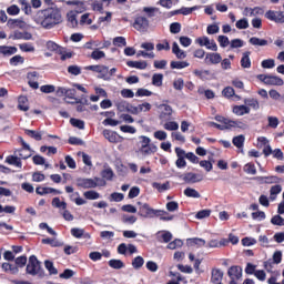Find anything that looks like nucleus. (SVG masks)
I'll return each mask as SVG.
<instances>
[{
  "label": "nucleus",
  "mask_w": 284,
  "mask_h": 284,
  "mask_svg": "<svg viewBox=\"0 0 284 284\" xmlns=\"http://www.w3.org/2000/svg\"><path fill=\"white\" fill-rule=\"evenodd\" d=\"M36 23L43 27L44 30H52L54 26L63 23L61 10L54 7H49L47 9L39 10L36 14Z\"/></svg>",
  "instance_id": "obj_1"
},
{
  "label": "nucleus",
  "mask_w": 284,
  "mask_h": 284,
  "mask_svg": "<svg viewBox=\"0 0 284 284\" xmlns=\"http://www.w3.org/2000/svg\"><path fill=\"white\" fill-rule=\"evenodd\" d=\"M138 205H139L138 214L142 219H154L155 216H160L161 221H173L174 220L173 215L165 216V214H168L166 211L152 209L150 206V204H148V203L138 202Z\"/></svg>",
  "instance_id": "obj_2"
},
{
  "label": "nucleus",
  "mask_w": 284,
  "mask_h": 284,
  "mask_svg": "<svg viewBox=\"0 0 284 284\" xmlns=\"http://www.w3.org/2000/svg\"><path fill=\"white\" fill-rule=\"evenodd\" d=\"M159 148L156 144L152 143V140L146 135H140L138 142V152L142 156H152V154H156Z\"/></svg>",
  "instance_id": "obj_3"
},
{
  "label": "nucleus",
  "mask_w": 284,
  "mask_h": 284,
  "mask_svg": "<svg viewBox=\"0 0 284 284\" xmlns=\"http://www.w3.org/2000/svg\"><path fill=\"white\" fill-rule=\"evenodd\" d=\"M26 271L27 274H30L31 276H40V278H43V276H45L43 268H41V262H39L37 255H31L29 257V263L27 264Z\"/></svg>",
  "instance_id": "obj_4"
},
{
  "label": "nucleus",
  "mask_w": 284,
  "mask_h": 284,
  "mask_svg": "<svg viewBox=\"0 0 284 284\" xmlns=\"http://www.w3.org/2000/svg\"><path fill=\"white\" fill-rule=\"evenodd\" d=\"M77 187H80V190H94V187H99V183L94 179L79 178L77 179Z\"/></svg>",
  "instance_id": "obj_5"
},
{
  "label": "nucleus",
  "mask_w": 284,
  "mask_h": 284,
  "mask_svg": "<svg viewBox=\"0 0 284 284\" xmlns=\"http://www.w3.org/2000/svg\"><path fill=\"white\" fill-rule=\"evenodd\" d=\"M258 81L265 83V85H283V79L276 75L258 74Z\"/></svg>",
  "instance_id": "obj_6"
},
{
  "label": "nucleus",
  "mask_w": 284,
  "mask_h": 284,
  "mask_svg": "<svg viewBox=\"0 0 284 284\" xmlns=\"http://www.w3.org/2000/svg\"><path fill=\"white\" fill-rule=\"evenodd\" d=\"M133 28L134 30H138V32H148V29L150 28V20L145 17L139 16L134 19Z\"/></svg>",
  "instance_id": "obj_7"
},
{
  "label": "nucleus",
  "mask_w": 284,
  "mask_h": 284,
  "mask_svg": "<svg viewBox=\"0 0 284 284\" xmlns=\"http://www.w3.org/2000/svg\"><path fill=\"white\" fill-rule=\"evenodd\" d=\"M151 110L152 104H150L149 102H144L142 104H139L138 106H134L131 103H129L126 112H130V114H140V112H150Z\"/></svg>",
  "instance_id": "obj_8"
},
{
  "label": "nucleus",
  "mask_w": 284,
  "mask_h": 284,
  "mask_svg": "<svg viewBox=\"0 0 284 284\" xmlns=\"http://www.w3.org/2000/svg\"><path fill=\"white\" fill-rule=\"evenodd\" d=\"M264 17L274 23H284V11L268 10L265 12Z\"/></svg>",
  "instance_id": "obj_9"
},
{
  "label": "nucleus",
  "mask_w": 284,
  "mask_h": 284,
  "mask_svg": "<svg viewBox=\"0 0 284 284\" xmlns=\"http://www.w3.org/2000/svg\"><path fill=\"white\" fill-rule=\"evenodd\" d=\"M181 179L187 184L201 183V181H203V174L186 172L182 174Z\"/></svg>",
  "instance_id": "obj_10"
},
{
  "label": "nucleus",
  "mask_w": 284,
  "mask_h": 284,
  "mask_svg": "<svg viewBox=\"0 0 284 284\" xmlns=\"http://www.w3.org/2000/svg\"><path fill=\"white\" fill-rule=\"evenodd\" d=\"M227 276L231 281H240L243 276V268L239 265H233L229 268Z\"/></svg>",
  "instance_id": "obj_11"
},
{
  "label": "nucleus",
  "mask_w": 284,
  "mask_h": 284,
  "mask_svg": "<svg viewBox=\"0 0 284 284\" xmlns=\"http://www.w3.org/2000/svg\"><path fill=\"white\" fill-rule=\"evenodd\" d=\"M204 61L211 65H219V63L223 61V57H221V53L209 52L206 53Z\"/></svg>",
  "instance_id": "obj_12"
},
{
  "label": "nucleus",
  "mask_w": 284,
  "mask_h": 284,
  "mask_svg": "<svg viewBox=\"0 0 284 284\" xmlns=\"http://www.w3.org/2000/svg\"><path fill=\"white\" fill-rule=\"evenodd\" d=\"M232 112L235 114V116H245V114H250L251 109L247 106V104L233 105Z\"/></svg>",
  "instance_id": "obj_13"
},
{
  "label": "nucleus",
  "mask_w": 284,
  "mask_h": 284,
  "mask_svg": "<svg viewBox=\"0 0 284 284\" xmlns=\"http://www.w3.org/2000/svg\"><path fill=\"white\" fill-rule=\"evenodd\" d=\"M67 6H75V14H82V12H85V10H88V7H85V2L81 0H70L67 2Z\"/></svg>",
  "instance_id": "obj_14"
},
{
  "label": "nucleus",
  "mask_w": 284,
  "mask_h": 284,
  "mask_svg": "<svg viewBox=\"0 0 284 284\" xmlns=\"http://www.w3.org/2000/svg\"><path fill=\"white\" fill-rule=\"evenodd\" d=\"M36 193L39 194V196H45V194H62L60 190L48 186H38Z\"/></svg>",
  "instance_id": "obj_15"
},
{
  "label": "nucleus",
  "mask_w": 284,
  "mask_h": 284,
  "mask_svg": "<svg viewBox=\"0 0 284 284\" xmlns=\"http://www.w3.org/2000/svg\"><path fill=\"white\" fill-rule=\"evenodd\" d=\"M103 136L108 140L109 143H119V139H121L119 133L108 129L103 131Z\"/></svg>",
  "instance_id": "obj_16"
},
{
  "label": "nucleus",
  "mask_w": 284,
  "mask_h": 284,
  "mask_svg": "<svg viewBox=\"0 0 284 284\" xmlns=\"http://www.w3.org/2000/svg\"><path fill=\"white\" fill-rule=\"evenodd\" d=\"M20 143L22 145V149L19 150V156L20 160L23 159L26 161V159H30L32 156V154L28 153H23V152H30V144H27L26 141L23 140V138H20Z\"/></svg>",
  "instance_id": "obj_17"
},
{
  "label": "nucleus",
  "mask_w": 284,
  "mask_h": 284,
  "mask_svg": "<svg viewBox=\"0 0 284 284\" xmlns=\"http://www.w3.org/2000/svg\"><path fill=\"white\" fill-rule=\"evenodd\" d=\"M223 281V271L221 268H212L211 271V283L220 284Z\"/></svg>",
  "instance_id": "obj_18"
},
{
  "label": "nucleus",
  "mask_w": 284,
  "mask_h": 284,
  "mask_svg": "<svg viewBox=\"0 0 284 284\" xmlns=\"http://www.w3.org/2000/svg\"><path fill=\"white\" fill-rule=\"evenodd\" d=\"M215 121H217L219 123H222V126L224 128V130H232L234 125V120H230L223 115L215 116Z\"/></svg>",
  "instance_id": "obj_19"
},
{
  "label": "nucleus",
  "mask_w": 284,
  "mask_h": 284,
  "mask_svg": "<svg viewBox=\"0 0 284 284\" xmlns=\"http://www.w3.org/2000/svg\"><path fill=\"white\" fill-rule=\"evenodd\" d=\"M186 244L190 247H205L206 242L201 237H191L186 240Z\"/></svg>",
  "instance_id": "obj_20"
},
{
  "label": "nucleus",
  "mask_w": 284,
  "mask_h": 284,
  "mask_svg": "<svg viewBox=\"0 0 284 284\" xmlns=\"http://www.w3.org/2000/svg\"><path fill=\"white\" fill-rule=\"evenodd\" d=\"M18 51L17 47L0 45V54H2V57H12V54H17Z\"/></svg>",
  "instance_id": "obj_21"
},
{
  "label": "nucleus",
  "mask_w": 284,
  "mask_h": 284,
  "mask_svg": "<svg viewBox=\"0 0 284 284\" xmlns=\"http://www.w3.org/2000/svg\"><path fill=\"white\" fill-rule=\"evenodd\" d=\"M71 235L74 236V239H90V233H85V230L78 227L71 229Z\"/></svg>",
  "instance_id": "obj_22"
},
{
  "label": "nucleus",
  "mask_w": 284,
  "mask_h": 284,
  "mask_svg": "<svg viewBox=\"0 0 284 284\" xmlns=\"http://www.w3.org/2000/svg\"><path fill=\"white\" fill-rule=\"evenodd\" d=\"M18 110H21V112H28V110H30V105H28V97L20 95L18 98Z\"/></svg>",
  "instance_id": "obj_23"
},
{
  "label": "nucleus",
  "mask_w": 284,
  "mask_h": 284,
  "mask_svg": "<svg viewBox=\"0 0 284 284\" xmlns=\"http://www.w3.org/2000/svg\"><path fill=\"white\" fill-rule=\"evenodd\" d=\"M254 181H264V183L272 184V183H281V178L276 175L271 176H256Z\"/></svg>",
  "instance_id": "obj_24"
},
{
  "label": "nucleus",
  "mask_w": 284,
  "mask_h": 284,
  "mask_svg": "<svg viewBox=\"0 0 284 284\" xmlns=\"http://www.w3.org/2000/svg\"><path fill=\"white\" fill-rule=\"evenodd\" d=\"M250 54H252V52L250 51H245L242 55V59L240 61L241 67L244 69H250L252 68V60L250 59Z\"/></svg>",
  "instance_id": "obj_25"
},
{
  "label": "nucleus",
  "mask_w": 284,
  "mask_h": 284,
  "mask_svg": "<svg viewBox=\"0 0 284 284\" xmlns=\"http://www.w3.org/2000/svg\"><path fill=\"white\" fill-rule=\"evenodd\" d=\"M6 163L9 165H14L16 168H23V163L21 162V158L14 156V155H8L6 158Z\"/></svg>",
  "instance_id": "obj_26"
},
{
  "label": "nucleus",
  "mask_w": 284,
  "mask_h": 284,
  "mask_svg": "<svg viewBox=\"0 0 284 284\" xmlns=\"http://www.w3.org/2000/svg\"><path fill=\"white\" fill-rule=\"evenodd\" d=\"M172 52L175 54L176 59H186L187 58V53H185V51H183L179 47V43H176V42H173Z\"/></svg>",
  "instance_id": "obj_27"
},
{
  "label": "nucleus",
  "mask_w": 284,
  "mask_h": 284,
  "mask_svg": "<svg viewBox=\"0 0 284 284\" xmlns=\"http://www.w3.org/2000/svg\"><path fill=\"white\" fill-rule=\"evenodd\" d=\"M126 65L129 68H135L136 70H145L148 68L146 61H128Z\"/></svg>",
  "instance_id": "obj_28"
},
{
  "label": "nucleus",
  "mask_w": 284,
  "mask_h": 284,
  "mask_svg": "<svg viewBox=\"0 0 284 284\" xmlns=\"http://www.w3.org/2000/svg\"><path fill=\"white\" fill-rule=\"evenodd\" d=\"M244 103L247 108H252L253 110H260L261 109V104L258 103L257 99L246 98V99H244Z\"/></svg>",
  "instance_id": "obj_29"
},
{
  "label": "nucleus",
  "mask_w": 284,
  "mask_h": 284,
  "mask_svg": "<svg viewBox=\"0 0 284 284\" xmlns=\"http://www.w3.org/2000/svg\"><path fill=\"white\" fill-rule=\"evenodd\" d=\"M133 270H141V267H143V265H145V260L143 258V256L138 255L132 260L131 263Z\"/></svg>",
  "instance_id": "obj_30"
},
{
  "label": "nucleus",
  "mask_w": 284,
  "mask_h": 284,
  "mask_svg": "<svg viewBox=\"0 0 284 284\" xmlns=\"http://www.w3.org/2000/svg\"><path fill=\"white\" fill-rule=\"evenodd\" d=\"M109 267L112 270H123V267H125V263L121 260L112 258L109 261Z\"/></svg>",
  "instance_id": "obj_31"
},
{
  "label": "nucleus",
  "mask_w": 284,
  "mask_h": 284,
  "mask_svg": "<svg viewBox=\"0 0 284 284\" xmlns=\"http://www.w3.org/2000/svg\"><path fill=\"white\" fill-rule=\"evenodd\" d=\"M24 134H27V136H30V139H34V141H41L43 139L41 132L30 129H26Z\"/></svg>",
  "instance_id": "obj_32"
},
{
  "label": "nucleus",
  "mask_w": 284,
  "mask_h": 284,
  "mask_svg": "<svg viewBox=\"0 0 284 284\" xmlns=\"http://www.w3.org/2000/svg\"><path fill=\"white\" fill-rule=\"evenodd\" d=\"M172 70H183L184 68H190V62L187 61H172L171 62Z\"/></svg>",
  "instance_id": "obj_33"
},
{
  "label": "nucleus",
  "mask_w": 284,
  "mask_h": 284,
  "mask_svg": "<svg viewBox=\"0 0 284 284\" xmlns=\"http://www.w3.org/2000/svg\"><path fill=\"white\" fill-rule=\"evenodd\" d=\"M184 196H187V199H201V193L192 187H186L184 190Z\"/></svg>",
  "instance_id": "obj_34"
},
{
  "label": "nucleus",
  "mask_w": 284,
  "mask_h": 284,
  "mask_svg": "<svg viewBox=\"0 0 284 284\" xmlns=\"http://www.w3.org/2000/svg\"><path fill=\"white\" fill-rule=\"evenodd\" d=\"M41 243L43 245H50L51 247H62L63 245V243L50 237L42 239Z\"/></svg>",
  "instance_id": "obj_35"
},
{
  "label": "nucleus",
  "mask_w": 284,
  "mask_h": 284,
  "mask_svg": "<svg viewBox=\"0 0 284 284\" xmlns=\"http://www.w3.org/2000/svg\"><path fill=\"white\" fill-rule=\"evenodd\" d=\"M10 65L17 67V65H23V63H26V58H23L22 55H13L10 60H9Z\"/></svg>",
  "instance_id": "obj_36"
},
{
  "label": "nucleus",
  "mask_w": 284,
  "mask_h": 284,
  "mask_svg": "<svg viewBox=\"0 0 284 284\" xmlns=\"http://www.w3.org/2000/svg\"><path fill=\"white\" fill-rule=\"evenodd\" d=\"M84 199H87L88 201H97V199H101V194H99V192L97 191H85L83 193Z\"/></svg>",
  "instance_id": "obj_37"
},
{
  "label": "nucleus",
  "mask_w": 284,
  "mask_h": 284,
  "mask_svg": "<svg viewBox=\"0 0 284 284\" xmlns=\"http://www.w3.org/2000/svg\"><path fill=\"white\" fill-rule=\"evenodd\" d=\"M44 267H45V270H48L49 274H51V275L59 274V270H57V267H54V263L50 260L44 261Z\"/></svg>",
  "instance_id": "obj_38"
},
{
  "label": "nucleus",
  "mask_w": 284,
  "mask_h": 284,
  "mask_svg": "<svg viewBox=\"0 0 284 284\" xmlns=\"http://www.w3.org/2000/svg\"><path fill=\"white\" fill-rule=\"evenodd\" d=\"M51 205L53 207H58L59 210H68V203L65 202H61V199L59 197H53Z\"/></svg>",
  "instance_id": "obj_39"
},
{
  "label": "nucleus",
  "mask_w": 284,
  "mask_h": 284,
  "mask_svg": "<svg viewBox=\"0 0 284 284\" xmlns=\"http://www.w3.org/2000/svg\"><path fill=\"white\" fill-rule=\"evenodd\" d=\"M152 85H155V88H161V85H163V73L153 74Z\"/></svg>",
  "instance_id": "obj_40"
},
{
  "label": "nucleus",
  "mask_w": 284,
  "mask_h": 284,
  "mask_svg": "<svg viewBox=\"0 0 284 284\" xmlns=\"http://www.w3.org/2000/svg\"><path fill=\"white\" fill-rule=\"evenodd\" d=\"M70 123L73 128H78V130H85V122L83 120L71 118Z\"/></svg>",
  "instance_id": "obj_41"
},
{
  "label": "nucleus",
  "mask_w": 284,
  "mask_h": 284,
  "mask_svg": "<svg viewBox=\"0 0 284 284\" xmlns=\"http://www.w3.org/2000/svg\"><path fill=\"white\" fill-rule=\"evenodd\" d=\"M152 187H154V190H156L159 192H165L166 190H170V182H165L163 184H161L159 182H153Z\"/></svg>",
  "instance_id": "obj_42"
},
{
  "label": "nucleus",
  "mask_w": 284,
  "mask_h": 284,
  "mask_svg": "<svg viewBox=\"0 0 284 284\" xmlns=\"http://www.w3.org/2000/svg\"><path fill=\"white\" fill-rule=\"evenodd\" d=\"M63 47L57 44V42L52 41V40H49L47 42V49L50 51V52H57V54H59V51L62 49Z\"/></svg>",
  "instance_id": "obj_43"
},
{
  "label": "nucleus",
  "mask_w": 284,
  "mask_h": 284,
  "mask_svg": "<svg viewBox=\"0 0 284 284\" xmlns=\"http://www.w3.org/2000/svg\"><path fill=\"white\" fill-rule=\"evenodd\" d=\"M248 43H251V45L264 47V45H267L268 42H267V40H265V39L252 37V38L248 40Z\"/></svg>",
  "instance_id": "obj_44"
},
{
  "label": "nucleus",
  "mask_w": 284,
  "mask_h": 284,
  "mask_svg": "<svg viewBox=\"0 0 284 284\" xmlns=\"http://www.w3.org/2000/svg\"><path fill=\"white\" fill-rule=\"evenodd\" d=\"M102 179H105V181H112L114 179V171H112L111 168L104 169L101 172Z\"/></svg>",
  "instance_id": "obj_45"
},
{
  "label": "nucleus",
  "mask_w": 284,
  "mask_h": 284,
  "mask_svg": "<svg viewBox=\"0 0 284 284\" xmlns=\"http://www.w3.org/2000/svg\"><path fill=\"white\" fill-rule=\"evenodd\" d=\"M235 28H237V30H247V28H250V22L246 18L240 19L236 21Z\"/></svg>",
  "instance_id": "obj_46"
},
{
  "label": "nucleus",
  "mask_w": 284,
  "mask_h": 284,
  "mask_svg": "<svg viewBox=\"0 0 284 284\" xmlns=\"http://www.w3.org/2000/svg\"><path fill=\"white\" fill-rule=\"evenodd\" d=\"M233 145H235V148H243L244 143H245V135H237L234 136L232 140Z\"/></svg>",
  "instance_id": "obj_47"
},
{
  "label": "nucleus",
  "mask_w": 284,
  "mask_h": 284,
  "mask_svg": "<svg viewBox=\"0 0 284 284\" xmlns=\"http://www.w3.org/2000/svg\"><path fill=\"white\" fill-rule=\"evenodd\" d=\"M2 270H4V272H11V274L19 273V267L12 266V264H10L8 262L2 263Z\"/></svg>",
  "instance_id": "obj_48"
},
{
  "label": "nucleus",
  "mask_w": 284,
  "mask_h": 284,
  "mask_svg": "<svg viewBox=\"0 0 284 284\" xmlns=\"http://www.w3.org/2000/svg\"><path fill=\"white\" fill-rule=\"evenodd\" d=\"M116 109L119 110V112H128V108H130V102L125 101V100H121L119 102L115 103Z\"/></svg>",
  "instance_id": "obj_49"
},
{
  "label": "nucleus",
  "mask_w": 284,
  "mask_h": 284,
  "mask_svg": "<svg viewBox=\"0 0 284 284\" xmlns=\"http://www.w3.org/2000/svg\"><path fill=\"white\" fill-rule=\"evenodd\" d=\"M261 65L265 70H272V68H275L276 62L274 61V59H266L262 61Z\"/></svg>",
  "instance_id": "obj_50"
},
{
  "label": "nucleus",
  "mask_w": 284,
  "mask_h": 284,
  "mask_svg": "<svg viewBox=\"0 0 284 284\" xmlns=\"http://www.w3.org/2000/svg\"><path fill=\"white\" fill-rule=\"evenodd\" d=\"M55 90L57 88L53 84H44L40 87V91L43 92V94H52Z\"/></svg>",
  "instance_id": "obj_51"
},
{
  "label": "nucleus",
  "mask_w": 284,
  "mask_h": 284,
  "mask_svg": "<svg viewBox=\"0 0 284 284\" xmlns=\"http://www.w3.org/2000/svg\"><path fill=\"white\" fill-rule=\"evenodd\" d=\"M243 170L246 174H256V165H254L252 162L246 163Z\"/></svg>",
  "instance_id": "obj_52"
},
{
  "label": "nucleus",
  "mask_w": 284,
  "mask_h": 284,
  "mask_svg": "<svg viewBox=\"0 0 284 284\" xmlns=\"http://www.w3.org/2000/svg\"><path fill=\"white\" fill-rule=\"evenodd\" d=\"M155 48L158 52H162V50H165V52H170V42L168 40H163L162 43H158Z\"/></svg>",
  "instance_id": "obj_53"
},
{
  "label": "nucleus",
  "mask_w": 284,
  "mask_h": 284,
  "mask_svg": "<svg viewBox=\"0 0 284 284\" xmlns=\"http://www.w3.org/2000/svg\"><path fill=\"white\" fill-rule=\"evenodd\" d=\"M113 45H116L118 48H123L128 45V41L125 40L124 37H115L113 39Z\"/></svg>",
  "instance_id": "obj_54"
},
{
  "label": "nucleus",
  "mask_w": 284,
  "mask_h": 284,
  "mask_svg": "<svg viewBox=\"0 0 284 284\" xmlns=\"http://www.w3.org/2000/svg\"><path fill=\"white\" fill-rule=\"evenodd\" d=\"M98 74H101V79H104V81H108L110 79L109 68L106 65H100Z\"/></svg>",
  "instance_id": "obj_55"
},
{
  "label": "nucleus",
  "mask_w": 284,
  "mask_h": 284,
  "mask_svg": "<svg viewBox=\"0 0 284 284\" xmlns=\"http://www.w3.org/2000/svg\"><path fill=\"white\" fill-rule=\"evenodd\" d=\"M164 130H168L169 132H174L179 130V123L174 121H170L164 123Z\"/></svg>",
  "instance_id": "obj_56"
},
{
  "label": "nucleus",
  "mask_w": 284,
  "mask_h": 284,
  "mask_svg": "<svg viewBox=\"0 0 284 284\" xmlns=\"http://www.w3.org/2000/svg\"><path fill=\"white\" fill-rule=\"evenodd\" d=\"M222 94L225 97V99H232V97H235L234 88L225 87L222 91Z\"/></svg>",
  "instance_id": "obj_57"
},
{
  "label": "nucleus",
  "mask_w": 284,
  "mask_h": 284,
  "mask_svg": "<svg viewBox=\"0 0 284 284\" xmlns=\"http://www.w3.org/2000/svg\"><path fill=\"white\" fill-rule=\"evenodd\" d=\"M19 12H21V9L19 8V6L17 4H12L7 9V13L10 17H17V14H19Z\"/></svg>",
  "instance_id": "obj_58"
},
{
  "label": "nucleus",
  "mask_w": 284,
  "mask_h": 284,
  "mask_svg": "<svg viewBox=\"0 0 284 284\" xmlns=\"http://www.w3.org/2000/svg\"><path fill=\"white\" fill-rule=\"evenodd\" d=\"M19 49L21 50V52H34V45H32V43H21L19 44Z\"/></svg>",
  "instance_id": "obj_59"
},
{
  "label": "nucleus",
  "mask_w": 284,
  "mask_h": 284,
  "mask_svg": "<svg viewBox=\"0 0 284 284\" xmlns=\"http://www.w3.org/2000/svg\"><path fill=\"white\" fill-rule=\"evenodd\" d=\"M91 59H93L94 61H99V59H105V52L95 49L92 53H91Z\"/></svg>",
  "instance_id": "obj_60"
},
{
  "label": "nucleus",
  "mask_w": 284,
  "mask_h": 284,
  "mask_svg": "<svg viewBox=\"0 0 284 284\" xmlns=\"http://www.w3.org/2000/svg\"><path fill=\"white\" fill-rule=\"evenodd\" d=\"M91 8L92 10L100 12L101 14H103V2H100L99 0H94L91 3Z\"/></svg>",
  "instance_id": "obj_61"
},
{
  "label": "nucleus",
  "mask_w": 284,
  "mask_h": 284,
  "mask_svg": "<svg viewBox=\"0 0 284 284\" xmlns=\"http://www.w3.org/2000/svg\"><path fill=\"white\" fill-rule=\"evenodd\" d=\"M195 43H199L201 48H207L210 45V38H207L206 36L200 37L195 40Z\"/></svg>",
  "instance_id": "obj_62"
},
{
  "label": "nucleus",
  "mask_w": 284,
  "mask_h": 284,
  "mask_svg": "<svg viewBox=\"0 0 284 284\" xmlns=\"http://www.w3.org/2000/svg\"><path fill=\"white\" fill-rule=\"evenodd\" d=\"M271 223H272V225H278L280 227H283V225H284V219H283V216H281V215H274V216L271 219Z\"/></svg>",
  "instance_id": "obj_63"
},
{
  "label": "nucleus",
  "mask_w": 284,
  "mask_h": 284,
  "mask_svg": "<svg viewBox=\"0 0 284 284\" xmlns=\"http://www.w3.org/2000/svg\"><path fill=\"white\" fill-rule=\"evenodd\" d=\"M69 74H72L73 77H79L81 74V68L79 65H69L68 67Z\"/></svg>",
  "instance_id": "obj_64"
}]
</instances>
